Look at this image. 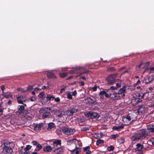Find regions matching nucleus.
<instances>
[{"label": "nucleus", "mask_w": 154, "mask_h": 154, "mask_svg": "<svg viewBox=\"0 0 154 154\" xmlns=\"http://www.w3.org/2000/svg\"><path fill=\"white\" fill-rule=\"evenodd\" d=\"M149 134L145 130H140L135 132L134 134L132 137L131 140L133 141H138L142 139L143 137H146Z\"/></svg>", "instance_id": "f257e3e1"}, {"label": "nucleus", "mask_w": 154, "mask_h": 154, "mask_svg": "<svg viewBox=\"0 0 154 154\" xmlns=\"http://www.w3.org/2000/svg\"><path fill=\"white\" fill-rule=\"evenodd\" d=\"M144 95V94L142 95H140L139 93H137L136 95L133 94V99L131 100L132 103L135 102L136 103H138L141 101V100L140 98V97L142 98Z\"/></svg>", "instance_id": "f03ea898"}, {"label": "nucleus", "mask_w": 154, "mask_h": 154, "mask_svg": "<svg viewBox=\"0 0 154 154\" xmlns=\"http://www.w3.org/2000/svg\"><path fill=\"white\" fill-rule=\"evenodd\" d=\"M125 94H123L122 96L120 95L119 94L115 91H112L110 94V97L113 100H118L120 99L121 97H123L125 96Z\"/></svg>", "instance_id": "7ed1b4c3"}, {"label": "nucleus", "mask_w": 154, "mask_h": 154, "mask_svg": "<svg viewBox=\"0 0 154 154\" xmlns=\"http://www.w3.org/2000/svg\"><path fill=\"white\" fill-rule=\"evenodd\" d=\"M62 131L65 134L69 135L73 134L75 131L74 129L70 128L64 127L62 129Z\"/></svg>", "instance_id": "20e7f679"}, {"label": "nucleus", "mask_w": 154, "mask_h": 154, "mask_svg": "<svg viewBox=\"0 0 154 154\" xmlns=\"http://www.w3.org/2000/svg\"><path fill=\"white\" fill-rule=\"evenodd\" d=\"M117 76V74L115 73L113 75H110L108 76L106 79L108 83L110 84H112L114 83Z\"/></svg>", "instance_id": "39448f33"}, {"label": "nucleus", "mask_w": 154, "mask_h": 154, "mask_svg": "<svg viewBox=\"0 0 154 154\" xmlns=\"http://www.w3.org/2000/svg\"><path fill=\"white\" fill-rule=\"evenodd\" d=\"M85 116L89 118L98 119L99 117V115L96 112H89L85 114Z\"/></svg>", "instance_id": "423d86ee"}, {"label": "nucleus", "mask_w": 154, "mask_h": 154, "mask_svg": "<svg viewBox=\"0 0 154 154\" xmlns=\"http://www.w3.org/2000/svg\"><path fill=\"white\" fill-rule=\"evenodd\" d=\"M122 120L124 123H126V124H129L133 121L131 116L129 114L122 118Z\"/></svg>", "instance_id": "0eeeda50"}, {"label": "nucleus", "mask_w": 154, "mask_h": 154, "mask_svg": "<svg viewBox=\"0 0 154 154\" xmlns=\"http://www.w3.org/2000/svg\"><path fill=\"white\" fill-rule=\"evenodd\" d=\"M13 152V150L11 147L6 146L3 148L2 151V153L4 154H12Z\"/></svg>", "instance_id": "6e6552de"}, {"label": "nucleus", "mask_w": 154, "mask_h": 154, "mask_svg": "<svg viewBox=\"0 0 154 154\" xmlns=\"http://www.w3.org/2000/svg\"><path fill=\"white\" fill-rule=\"evenodd\" d=\"M81 151V149L80 148L79 144L77 145H75V148L70 151L71 154H79Z\"/></svg>", "instance_id": "1a4fd4ad"}, {"label": "nucleus", "mask_w": 154, "mask_h": 154, "mask_svg": "<svg viewBox=\"0 0 154 154\" xmlns=\"http://www.w3.org/2000/svg\"><path fill=\"white\" fill-rule=\"evenodd\" d=\"M79 141L75 139L69 140L67 141V145L71 146V145L75 146V145H77L76 144H79Z\"/></svg>", "instance_id": "9d476101"}, {"label": "nucleus", "mask_w": 154, "mask_h": 154, "mask_svg": "<svg viewBox=\"0 0 154 154\" xmlns=\"http://www.w3.org/2000/svg\"><path fill=\"white\" fill-rule=\"evenodd\" d=\"M22 104L23 105H18L17 106L18 110L16 112L17 114H20L23 112V111L24 109L25 106H26V105L25 104L23 103Z\"/></svg>", "instance_id": "9b49d317"}, {"label": "nucleus", "mask_w": 154, "mask_h": 154, "mask_svg": "<svg viewBox=\"0 0 154 154\" xmlns=\"http://www.w3.org/2000/svg\"><path fill=\"white\" fill-rule=\"evenodd\" d=\"M85 103L89 104H93L95 105L97 103V100L95 98L92 99L88 97L85 99Z\"/></svg>", "instance_id": "f8f14e48"}, {"label": "nucleus", "mask_w": 154, "mask_h": 154, "mask_svg": "<svg viewBox=\"0 0 154 154\" xmlns=\"http://www.w3.org/2000/svg\"><path fill=\"white\" fill-rule=\"evenodd\" d=\"M65 112L62 110H58L57 111L55 112V115L60 118L63 117V118H65Z\"/></svg>", "instance_id": "ddd939ff"}, {"label": "nucleus", "mask_w": 154, "mask_h": 154, "mask_svg": "<svg viewBox=\"0 0 154 154\" xmlns=\"http://www.w3.org/2000/svg\"><path fill=\"white\" fill-rule=\"evenodd\" d=\"M77 93L76 90L74 91L73 92H68L66 93L67 97L69 99H72V96H75L77 94Z\"/></svg>", "instance_id": "4468645a"}, {"label": "nucleus", "mask_w": 154, "mask_h": 154, "mask_svg": "<svg viewBox=\"0 0 154 154\" xmlns=\"http://www.w3.org/2000/svg\"><path fill=\"white\" fill-rule=\"evenodd\" d=\"M136 147L135 149V152L137 153L140 151L143 148V146L140 143H137L136 145Z\"/></svg>", "instance_id": "2eb2a0df"}, {"label": "nucleus", "mask_w": 154, "mask_h": 154, "mask_svg": "<svg viewBox=\"0 0 154 154\" xmlns=\"http://www.w3.org/2000/svg\"><path fill=\"white\" fill-rule=\"evenodd\" d=\"M43 126V124L42 123L36 124L34 126V130L36 131H38L41 129Z\"/></svg>", "instance_id": "dca6fc26"}, {"label": "nucleus", "mask_w": 154, "mask_h": 154, "mask_svg": "<svg viewBox=\"0 0 154 154\" xmlns=\"http://www.w3.org/2000/svg\"><path fill=\"white\" fill-rule=\"evenodd\" d=\"M82 68L81 67H78L75 68H73L69 71V73H76L78 72V71L81 70Z\"/></svg>", "instance_id": "f3484780"}, {"label": "nucleus", "mask_w": 154, "mask_h": 154, "mask_svg": "<svg viewBox=\"0 0 154 154\" xmlns=\"http://www.w3.org/2000/svg\"><path fill=\"white\" fill-rule=\"evenodd\" d=\"M125 125V124H122L120 125L114 126L112 128L114 130H117V131H119L121 129L124 128Z\"/></svg>", "instance_id": "a211bd4d"}, {"label": "nucleus", "mask_w": 154, "mask_h": 154, "mask_svg": "<svg viewBox=\"0 0 154 154\" xmlns=\"http://www.w3.org/2000/svg\"><path fill=\"white\" fill-rule=\"evenodd\" d=\"M126 87L124 86L121 88L119 91L118 93L120 96H122V94L126 93Z\"/></svg>", "instance_id": "6ab92c4d"}, {"label": "nucleus", "mask_w": 154, "mask_h": 154, "mask_svg": "<svg viewBox=\"0 0 154 154\" xmlns=\"http://www.w3.org/2000/svg\"><path fill=\"white\" fill-rule=\"evenodd\" d=\"M16 98L17 99V102L19 103H22L23 102H25L27 100H24L23 99H22V100H20V99L21 98V96L19 94L16 95Z\"/></svg>", "instance_id": "aec40b11"}, {"label": "nucleus", "mask_w": 154, "mask_h": 154, "mask_svg": "<svg viewBox=\"0 0 154 154\" xmlns=\"http://www.w3.org/2000/svg\"><path fill=\"white\" fill-rule=\"evenodd\" d=\"M145 72H146L149 74L154 73V66L145 70Z\"/></svg>", "instance_id": "412c9836"}, {"label": "nucleus", "mask_w": 154, "mask_h": 154, "mask_svg": "<svg viewBox=\"0 0 154 154\" xmlns=\"http://www.w3.org/2000/svg\"><path fill=\"white\" fill-rule=\"evenodd\" d=\"M147 129L149 132H154V125H148L147 127Z\"/></svg>", "instance_id": "4be33fe9"}, {"label": "nucleus", "mask_w": 154, "mask_h": 154, "mask_svg": "<svg viewBox=\"0 0 154 154\" xmlns=\"http://www.w3.org/2000/svg\"><path fill=\"white\" fill-rule=\"evenodd\" d=\"M54 127L55 126L54 123L52 122L48 124L47 129L48 131L51 130L53 129L54 128Z\"/></svg>", "instance_id": "5701e85b"}, {"label": "nucleus", "mask_w": 154, "mask_h": 154, "mask_svg": "<svg viewBox=\"0 0 154 154\" xmlns=\"http://www.w3.org/2000/svg\"><path fill=\"white\" fill-rule=\"evenodd\" d=\"M89 149L90 147L89 146L84 147L83 148L84 153L83 154H89L91 152V151L89 150Z\"/></svg>", "instance_id": "b1692460"}, {"label": "nucleus", "mask_w": 154, "mask_h": 154, "mask_svg": "<svg viewBox=\"0 0 154 154\" xmlns=\"http://www.w3.org/2000/svg\"><path fill=\"white\" fill-rule=\"evenodd\" d=\"M64 112L65 113V118H66H66L67 116H72L73 114L72 113V112H71V110H66V111H64Z\"/></svg>", "instance_id": "393cba45"}, {"label": "nucleus", "mask_w": 154, "mask_h": 154, "mask_svg": "<svg viewBox=\"0 0 154 154\" xmlns=\"http://www.w3.org/2000/svg\"><path fill=\"white\" fill-rule=\"evenodd\" d=\"M52 150V148L51 146H46L43 147V150L45 152H50Z\"/></svg>", "instance_id": "a878e982"}, {"label": "nucleus", "mask_w": 154, "mask_h": 154, "mask_svg": "<svg viewBox=\"0 0 154 154\" xmlns=\"http://www.w3.org/2000/svg\"><path fill=\"white\" fill-rule=\"evenodd\" d=\"M103 134L101 133H96L94 135V137L97 139H99L101 138Z\"/></svg>", "instance_id": "bb28decb"}, {"label": "nucleus", "mask_w": 154, "mask_h": 154, "mask_svg": "<svg viewBox=\"0 0 154 154\" xmlns=\"http://www.w3.org/2000/svg\"><path fill=\"white\" fill-rule=\"evenodd\" d=\"M51 116V114L49 112H44L42 115L43 118H47Z\"/></svg>", "instance_id": "cd10ccee"}, {"label": "nucleus", "mask_w": 154, "mask_h": 154, "mask_svg": "<svg viewBox=\"0 0 154 154\" xmlns=\"http://www.w3.org/2000/svg\"><path fill=\"white\" fill-rule=\"evenodd\" d=\"M47 76L48 78H56V76L54 75L51 72H48V73Z\"/></svg>", "instance_id": "c85d7f7f"}, {"label": "nucleus", "mask_w": 154, "mask_h": 154, "mask_svg": "<svg viewBox=\"0 0 154 154\" xmlns=\"http://www.w3.org/2000/svg\"><path fill=\"white\" fill-rule=\"evenodd\" d=\"M2 95L6 98H8L10 97H12V96L9 93H3Z\"/></svg>", "instance_id": "c756f323"}, {"label": "nucleus", "mask_w": 154, "mask_h": 154, "mask_svg": "<svg viewBox=\"0 0 154 154\" xmlns=\"http://www.w3.org/2000/svg\"><path fill=\"white\" fill-rule=\"evenodd\" d=\"M54 146H57L58 145H60L61 144V141L60 140H58L54 141L53 143Z\"/></svg>", "instance_id": "7c9ffc66"}, {"label": "nucleus", "mask_w": 154, "mask_h": 154, "mask_svg": "<svg viewBox=\"0 0 154 154\" xmlns=\"http://www.w3.org/2000/svg\"><path fill=\"white\" fill-rule=\"evenodd\" d=\"M46 98L48 100H50L52 99V100L54 99V96L51 94H48L47 96L46 97Z\"/></svg>", "instance_id": "2f4dec72"}, {"label": "nucleus", "mask_w": 154, "mask_h": 154, "mask_svg": "<svg viewBox=\"0 0 154 154\" xmlns=\"http://www.w3.org/2000/svg\"><path fill=\"white\" fill-rule=\"evenodd\" d=\"M148 142L150 145H154V137H152L148 140Z\"/></svg>", "instance_id": "473e14b6"}, {"label": "nucleus", "mask_w": 154, "mask_h": 154, "mask_svg": "<svg viewBox=\"0 0 154 154\" xmlns=\"http://www.w3.org/2000/svg\"><path fill=\"white\" fill-rule=\"evenodd\" d=\"M42 146H41V145H40V144L38 143V145H37V146H36V148L35 149V150L38 151L40 149H42Z\"/></svg>", "instance_id": "72a5a7b5"}, {"label": "nucleus", "mask_w": 154, "mask_h": 154, "mask_svg": "<svg viewBox=\"0 0 154 154\" xmlns=\"http://www.w3.org/2000/svg\"><path fill=\"white\" fill-rule=\"evenodd\" d=\"M103 143V140L101 139L98 140L96 142V144L97 145H98L102 143Z\"/></svg>", "instance_id": "f704fd0d"}, {"label": "nucleus", "mask_w": 154, "mask_h": 154, "mask_svg": "<svg viewBox=\"0 0 154 154\" xmlns=\"http://www.w3.org/2000/svg\"><path fill=\"white\" fill-rule=\"evenodd\" d=\"M104 91H102L100 92L99 95L100 96V98L102 99H103L104 98Z\"/></svg>", "instance_id": "c9c22d12"}, {"label": "nucleus", "mask_w": 154, "mask_h": 154, "mask_svg": "<svg viewBox=\"0 0 154 154\" xmlns=\"http://www.w3.org/2000/svg\"><path fill=\"white\" fill-rule=\"evenodd\" d=\"M149 63H150V62H146V63H145L143 68H145V70L146 69H148V68H147V67L149 65Z\"/></svg>", "instance_id": "e433bc0d"}, {"label": "nucleus", "mask_w": 154, "mask_h": 154, "mask_svg": "<svg viewBox=\"0 0 154 154\" xmlns=\"http://www.w3.org/2000/svg\"><path fill=\"white\" fill-rule=\"evenodd\" d=\"M17 90L18 91H21L23 93L25 92L26 91V90H25L24 89L21 88H17Z\"/></svg>", "instance_id": "4c0bfd02"}, {"label": "nucleus", "mask_w": 154, "mask_h": 154, "mask_svg": "<svg viewBox=\"0 0 154 154\" xmlns=\"http://www.w3.org/2000/svg\"><path fill=\"white\" fill-rule=\"evenodd\" d=\"M45 94L44 93L41 92L38 95V97H39L44 98L45 97Z\"/></svg>", "instance_id": "58836bf2"}, {"label": "nucleus", "mask_w": 154, "mask_h": 154, "mask_svg": "<svg viewBox=\"0 0 154 154\" xmlns=\"http://www.w3.org/2000/svg\"><path fill=\"white\" fill-rule=\"evenodd\" d=\"M114 149V147L113 146H110L107 148V150L109 151H112Z\"/></svg>", "instance_id": "ea45409f"}, {"label": "nucleus", "mask_w": 154, "mask_h": 154, "mask_svg": "<svg viewBox=\"0 0 154 154\" xmlns=\"http://www.w3.org/2000/svg\"><path fill=\"white\" fill-rule=\"evenodd\" d=\"M67 75L66 73H60V76L62 78H64L66 77Z\"/></svg>", "instance_id": "a19ab883"}, {"label": "nucleus", "mask_w": 154, "mask_h": 154, "mask_svg": "<svg viewBox=\"0 0 154 154\" xmlns=\"http://www.w3.org/2000/svg\"><path fill=\"white\" fill-rule=\"evenodd\" d=\"M104 95L105 97H110V94H109L106 92L105 91H104L103 92Z\"/></svg>", "instance_id": "79ce46f5"}, {"label": "nucleus", "mask_w": 154, "mask_h": 154, "mask_svg": "<svg viewBox=\"0 0 154 154\" xmlns=\"http://www.w3.org/2000/svg\"><path fill=\"white\" fill-rule=\"evenodd\" d=\"M119 142L120 143H123L124 142V140L123 138H121L119 140Z\"/></svg>", "instance_id": "37998d69"}, {"label": "nucleus", "mask_w": 154, "mask_h": 154, "mask_svg": "<svg viewBox=\"0 0 154 154\" xmlns=\"http://www.w3.org/2000/svg\"><path fill=\"white\" fill-rule=\"evenodd\" d=\"M2 105L1 103H0V115H2L3 113V109L1 108L2 107Z\"/></svg>", "instance_id": "c03bdc74"}, {"label": "nucleus", "mask_w": 154, "mask_h": 154, "mask_svg": "<svg viewBox=\"0 0 154 154\" xmlns=\"http://www.w3.org/2000/svg\"><path fill=\"white\" fill-rule=\"evenodd\" d=\"M31 148V146L30 145H28L24 148V149L26 151L28 150L29 149Z\"/></svg>", "instance_id": "a18cd8bd"}, {"label": "nucleus", "mask_w": 154, "mask_h": 154, "mask_svg": "<svg viewBox=\"0 0 154 154\" xmlns=\"http://www.w3.org/2000/svg\"><path fill=\"white\" fill-rule=\"evenodd\" d=\"M32 143L33 145L35 146H37V145L38 144V143L36 141H33L32 142Z\"/></svg>", "instance_id": "49530a36"}, {"label": "nucleus", "mask_w": 154, "mask_h": 154, "mask_svg": "<svg viewBox=\"0 0 154 154\" xmlns=\"http://www.w3.org/2000/svg\"><path fill=\"white\" fill-rule=\"evenodd\" d=\"M33 89V86H29L27 87V89L26 90V91L29 90H32Z\"/></svg>", "instance_id": "de8ad7c7"}, {"label": "nucleus", "mask_w": 154, "mask_h": 154, "mask_svg": "<svg viewBox=\"0 0 154 154\" xmlns=\"http://www.w3.org/2000/svg\"><path fill=\"white\" fill-rule=\"evenodd\" d=\"M36 99V97L35 96H33L30 98V100L31 101H35Z\"/></svg>", "instance_id": "09e8293b"}, {"label": "nucleus", "mask_w": 154, "mask_h": 154, "mask_svg": "<svg viewBox=\"0 0 154 154\" xmlns=\"http://www.w3.org/2000/svg\"><path fill=\"white\" fill-rule=\"evenodd\" d=\"M143 64V62H141L140 63V64L137 66V67H136L137 69L138 70L139 69L141 68V65Z\"/></svg>", "instance_id": "8fccbe9b"}, {"label": "nucleus", "mask_w": 154, "mask_h": 154, "mask_svg": "<svg viewBox=\"0 0 154 154\" xmlns=\"http://www.w3.org/2000/svg\"><path fill=\"white\" fill-rule=\"evenodd\" d=\"M149 78H150L149 77V78H147L146 79L145 83H148L151 81V80H150L149 79Z\"/></svg>", "instance_id": "3c124183"}, {"label": "nucleus", "mask_w": 154, "mask_h": 154, "mask_svg": "<svg viewBox=\"0 0 154 154\" xmlns=\"http://www.w3.org/2000/svg\"><path fill=\"white\" fill-rule=\"evenodd\" d=\"M114 70H115L114 68L112 67H111L107 69V70L108 71H113Z\"/></svg>", "instance_id": "603ef678"}, {"label": "nucleus", "mask_w": 154, "mask_h": 154, "mask_svg": "<svg viewBox=\"0 0 154 154\" xmlns=\"http://www.w3.org/2000/svg\"><path fill=\"white\" fill-rule=\"evenodd\" d=\"M117 136V135L114 134L111 135L110 137V138L112 139H114L115 138L116 136Z\"/></svg>", "instance_id": "864d4df0"}, {"label": "nucleus", "mask_w": 154, "mask_h": 154, "mask_svg": "<svg viewBox=\"0 0 154 154\" xmlns=\"http://www.w3.org/2000/svg\"><path fill=\"white\" fill-rule=\"evenodd\" d=\"M71 112H72V113L73 114V113L76 112L77 111V109H72L71 110Z\"/></svg>", "instance_id": "5fc2aeb1"}, {"label": "nucleus", "mask_w": 154, "mask_h": 154, "mask_svg": "<svg viewBox=\"0 0 154 154\" xmlns=\"http://www.w3.org/2000/svg\"><path fill=\"white\" fill-rule=\"evenodd\" d=\"M145 108L143 107H141L139 109V111L140 112H143V111H144Z\"/></svg>", "instance_id": "6e6d98bb"}, {"label": "nucleus", "mask_w": 154, "mask_h": 154, "mask_svg": "<svg viewBox=\"0 0 154 154\" xmlns=\"http://www.w3.org/2000/svg\"><path fill=\"white\" fill-rule=\"evenodd\" d=\"M54 101L56 102H59L60 101V99L59 97H57L54 99Z\"/></svg>", "instance_id": "4d7b16f0"}, {"label": "nucleus", "mask_w": 154, "mask_h": 154, "mask_svg": "<svg viewBox=\"0 0 154 154\" xmlns=\"http://www.w3.org/2000/svg\"><path fill=\"white\" fill-rule=\"evenodd\" d=\"M12 103V101L11 100H9L8 102L6 103V106H7V105H10Z\"/></svg>", "instance_id": "13d9d810"}, {"label": "nucleus", "mask_w": 154, "mask_h": 154, "mask_svg": "<svg viewBox=\"0 0 154 154\" xmlns=\"http://www.w3.org/2000/svg\"><path fill=\"white\" fill-rule=\"evenodd\" d=\"M154 105V101H152V102L150 103L149 104V107H152Z\"/></svg>", "instance_id": "bf43d9fd"}, {"label": "nucleus", "mask_w": 154, "mask_h": 154, "mask_svg": "<svg viewBox=\"0 0 154 154\" xmlns=\"http://www.w3.org/2000/svg\"><path fill=\"white\" fill-rule=\"evenodd\" d=\"M97 86H94L92 88V89L93 90V91H96L97 90Z\"/></svg>", "instance_id": "052dcab7"}, {"label": "nucleus", "mask_w": 154, "mask_h": 154, "mask_svg": "<svg viewBox=\"0 0 154 154\" xmlns=\"http://www.w3.org/2000/svg\"><path fill=\"white\" fill-rule=\"evenodd\" d=\"M5 89V87L4 86H2L1 87V90H2V94L3 93H4V90Z\"/></svg>", "instance_id": "680f3d73"}, {"label": "nucleus", "mask_w": 154, "mask_h": 154, "mask_svg": "<svg viewBox=\"0 0 154 154\" xmlns=\"http://www.w3.org/2000/svg\"><path fill=\"white\" fill-rule=\"evenodd\" d=\"M116 87L117 88V89L119 88L121 86V85L119 83H116Z\"/></svg>", "instance_id": "e2e57ef3"}, {"label": "nucleus", "mask_w": 154, "mask_h": 154, "mask_svg": "<svg viewBox=\"0 0 154 154\" xmlns=\"http://www.w3.org/2000/svg\"><path fill=\"white\" fill-rule=\"evenodd\" d=\"M110 88L112 90H116L117 89V88L116 87H114L113 86H111L110 87Z\"/></svg>", "instance_id": "0e129e2a"}, {"label": "nucleus", "mask_w": 154, "mask_h": 154, "mask_svg": "<svg viewBox=\"0 0 154 154\" xmlns=\"http://www.w3.org/2000/svg\"><path fill=\"white\" fill-rule=\"evenodd\" d=\"M79 83L80 86H83L84 85V82H80Z\"/></svg>", "instance_id": "69168bd1"}, {"label": "nucleus", "mask_w": 154, "mask_h": 154, "mask_svg": "<svg viewBox=\"0 0 154 154\" xmlns=\"http://www.w3.org/2000/svg\"><path fill=\"white\" fill-rule=\"evenodd\" d=\"M47 88L48 89L49 88V87H46L45 86H44L42 87V89H46Z\"/></svg>", "instance_id": "338daca9"}, {"label": "nucleus", "mask_w": 154, "mask_h": 154, "mask_svg": "<svg viewBox=\"0 0 154 154\" xmlns=\"http://www.w3.org/2000/svg\"><path fill=\"white\" fill-rule=\"evenodd\" d=\"M19 154H26L25 152H23L22 151H20Z\"/></svg>", "instance_id": "774afa93"}]
</instances>
